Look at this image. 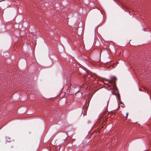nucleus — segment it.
Listing matches in <instances>:
<instances>
[{"mask_svg":"<svg viewBox=\"0 0 151 151\" xmlns=\"http://www.w3.org/2000/svg\"><path fill=\"white\" fill-rule=\"evenodd\" d=\"M128 115V113H127L126 114V117L127 118Z\"/></svg>","mask_w":151,"mask_h":151,"instance_id":"4","label":"nucleus"},{"mask_svg":"<svg viewBox=\"0 0 151 151\" xmlns=\"http://www.w3.org/2000/svg\"><path fill=\"white\" fill-rule=\"evenodd\" d=\"M114 80L116 79V78H115V77H114ZM114 90L115 89V88H114Z\"/></svg>","mask_w":151,"mask_h":151,"instance_id":"3","label":"nucleus"},{"mask_svg":"<svg viewBox=\"0 0 151 151\" xmlns=\"http://www.w3.org/2000/svg\"><path fill=\"white\" fill-rule=\"evenodd\" d=\"M112 94H113V92H112Z\"/></svg>","mask_w":151,"mask_h":151,"instance_id":"5","label":"nucleus"},{"mask_svg":"<svg viewBox=\"0 0 151 151\" xmlns=\"http://www.w3.org/2000/svg\"><path fill=\"white\" fill-rule=\"evenodd\" d=\"M109 83L112 84L113 83V79H112L111 80H109Z\"/></svg>","mask_w":151,"mask_h":151,"instance_id":"2","label":"nucleus"},{"mask_svg":"<svg viewBox=\"0 0 151 151\" xmlns=\"http://www.w3.org/2000/svg\"><path fill=\"white\" fill-rule=\"evenodd\" d=\"M102 119H103V117H101L98 120L96 124V125H99V128L100 130L104 127V126L102 125H105L106 123V119H104V118Z\"/></svg>","mask_w":151,"mask_h":151,"instance_id":"1","label":"nucleus"}]
</instances>
